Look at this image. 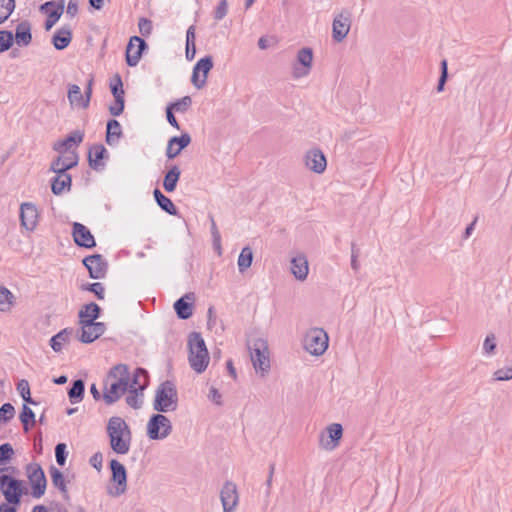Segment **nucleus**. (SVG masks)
<instances>
[{
	"label": "nucleus",
	"instance_id": "nucleus-1",
	"mask_svg": "<svg viewBox=\"0 0 512 512\" xmlns=\"http://www.w3.org/2000/svg\"><path fill=\"white\" fill-rule=\"evenodd\" d=\"M130 374L128 366L117 364L113 366L104 379L102 398L107 405L117 402L129 388Z\"/></svg>",
	"mask_w": 512,
	"mask_h": 512
},
{
	"label": "nucleus",
	"instance_id": "nucleus-2",
	"mask_svg": "<svg viewBox=\"0 0 512 512\" xmlns=\"http://www.w3.org/2000/svg\"><path fill=\"white\" fill-rule=\"evenodd\" d=\"M106 431L111 449L117 454H127L130 450L132 432L125 420L119 416H112L108 420Z\"/></svg>",
	"mask_w": 512,
	"mask_h": 512
},
{
	"label": "nucleus",
	"instance_id": "nucleus-3",
	"mask_svg": "<svg viewBox=\"0 0 512 512\" xmlns=\"http://www.w3.org/2000/svg\"><path fill=\"white\" fill-rule=\"evenodd\" d=\"M189 363L194 371L202 373L209 364V353L204 339L198 332H192L188 339Z\"/></svg>",
	"mask_w": 512,
	"mask_h": 512
},
{
	"label": "nucleus",
	"instance_id": "nucleus-4",
	"mask_svg": "<svg viewBox=\"0 0 512 512\" xmlns=\"http://www.w3.org/2000/svg\"><path fill=\"white\" fill-rule=\"evenodd\" d=\"M178 406V393L175 384L166 380L162 382L156 392L153 409L160 413L175 411Z\"/></svg>",
	"mask_w": 512,
	"mask_h": 512
},
{
	"label": "nucleus",
	"instance_id": "nucleus-5",
	"mask_svg": "<svg viewBox=\"0 0 512 512\" xmlns=\"http://www.w3.org/2000/svg\"><path fill=\"white\" fill-rule=\"evenodd\" d=\"M251 361L256 371H260L265 375L270 370V359L268 351V343L262 338H257L249 345Z\"/></svg>",
	"mask_w": 512,
	"mask_h": 512
},
{
	"label": "nucleus",
	"instance_id": "nucleus-6",
	"mask_svg": "<svg viewBox=\"0 0 512 512\" xmlns=\"http://www.w3.org/2000/svg\"><path fill=\"white\" fill-rule=\"evenodd\" d=\"M303 346L311 355L320 356L328 348V335L322 328H312L305 334Z\"/></svg>",
	"mask_w": 512,
	"mask_h": 512
},
{
	"label": "nucleus",
	"instance_id": "nucleus-7",
	"mask_svg": "<svg viewBox=\"0 0 512 512\" xmlns=\"http://www.w3.org/2000/svg\"><path fill=\"white\" fill-rule=\"evenodd\" d=\"M172 432L171 421L160 412L153 414L147 423V436L151 440L167 438Z\"/></svg>",
	"mask_w": 512,
	"mask_h": 512
},
{
	"label": "nucleus",
	"instance_id": "nucleus-8",
	"mask_svg": "<svg viewBox=\"0 0 512 512\" xmlns=\"http://www.w3.org/2000/svg\"><path fill=\"white\" fill-rule=\"evenodd\" d=\"M27 477L31 485V495L40 498L44 495L47 480L42 467L38 463H30L26 468Z\"/></svg>",
	"mask_w": 512,
	"mask_h": 512
},
{
	"label": "nucleus",
	"instance_id": "nucleus-9",
	"mask_svg": "<svg viewBox=\"0 0 512 512\" xmlns=\"http://www.w3.org/2000/svg\"><path fill=\"white\" fill-rule=\"evenodd\" d=\"M351 27V12L342 9L332 23V37L336 42H341L347 36Z\"/></svg>",
	"mask_w": 512,
	"mask_h": 512
},
{
	"label": "nucleus",
	"instance_id": "nucleus-10",
	"mask_svg": "<svg viewBox=\"0 0 512 512\" xmlns=\"http://www.w3.org/2000/svg\"><path fill=\"white\" fill-rule=\"evenodd\" d=\"M313 51L304 47L297 52V62L293 64V77L299 79L307 76L312 68Z\"/></svg>",
	"mask_w": 512,
	"mask_h": 512
},
{
	"label": "nucleus",
	"instance_id": "nucleus-11",
	"mask_svg": "<svg viewBox=\"0 0 512 512\" xmlns=\"http://www.w3.org/2000/svg\"><path fill=\"white\" fill-rule=\"evenodd\" d=\"M212 68L213 59L211 56H205L197 61L191 77V82L197 89H201L206 85L208 73Z\"/></svg>",
	"mask_w": 512,
	"mask_h": 512
},
{
	"label": "nucleus",
	"instance_id": "nucleus-12",
	"mask_svg": "<svg viewBox=\"0 0 512 512\" xmlns=\"http://www.w3.org/2000/svg\"><path fill=\"white\" fill-rule=\"evenodd\" d=\"M82 263L87 268L92 279H102L105 277L108 264L101 254L87 256L82 260Z\"/></svg>",
	"mask_w": 512,
	"mask_h": 512
},
{
	"label": "nucleus",
	"instance_id": "nucleus-13",
	"mask_svg": "<svg viewBox=\"0 0 512 512\" xmlns=\"http://www.w3.org/2000/svg\"><path fill=\"white\" fill-rule=\"evenodd\" d=\"M110 469L112 472V481L117 485L115 487V491L111 492L113 496L122 495L127 488V472L123 464H121L118 460L112 459L110 461Z\"/></svg>",
	"mask_w": 512,
	"mask_h": 512
},
{
	"label": "nucleus",
	"instance_id": "nucleus-14",
	"mask_svg": "<svg viewBox=\"0 0 512 512\" xmlns=\"http://www.w3.org/2000/svg\"><path fill=\"white\" fill-rule=\"evenodd\" d=\"M220 499L223 506V512H234L239 502V495L236 485L227 481L224 483L221 492Z\"/></svg>",
	"mask_w": 512,
	"mask_h": 512
},
{
	"label": "nucleus",
	"instance_id": "nucleus-15",
	"mask_svg": "<svg viewBox=\"0 0 512 512\" xmlns=\"http://www.w3.org/2000/svg\"><path fill=\"white\" fill-rule=\"evenodd\" d=\"M306 167L316 174H322L327 167V160L319 148L308 150L304 156Z\"/></svg>",
	"mask_w": 512,
	"mask_h": 512
},
{
	"label": "nucleus",
	"instance_id": "nucleus-16",
	"mask_svg": "<svg viewBox=\"0 0 512 512\" xmlns=\"http://www.w3.org/2000/svg\"><path fill=\"white\" fill-rule=\"evenodd\" d=\"M147 48L146 42L138 37L132 36L126 48V63L130 67L136 66L142 56L144 49Z\"/></svg>",
	"mask_w": 512,
	"mask_h": 512
},
{
	"label": "nucleus",
	"instance_id": "nucleus-17",
	"mask_svg": "<svg viewBox=\"0 0 512 512\" xmlns=\"http://www.w3.org/2000/svg\"><path fill=\"white\" fill-rule=\"evenodd\" d=\"M39 218V212L35 204L24 202L20 206L21 226L27 231H34Z\"/></svg>",
	"mask_w": 512,
	"mask_h": 512
},
{
	"label": "nucleus",
	"instance_id": "nucleus-18",
	"mask_svg": "<svg viewBox=\"0 0 512 512\" xmlns=\"http://www.w3.org/2000/svg\"><path fill=\"white\" fill-rule=\"evenodd\" d=\"M81 335L79 340L82 343H92L105 332V324L103 322L80 321Z\"/></svg>",
	"mask_w": 512,
	"mask_h": 512
},
{
	"label": "nucleus",
	"instance_id": "nucleus-19",
	"mask_svg": "<svg viewBox=\"0 0 512 512\" xmlns=\"http://www.w3.org/2000/svg\"><path fill=\"white\" fill-rule=\"evenodd\" d=\"M328 435L324 433L320 436V446L327 451L334 450L338 445L343 435V428L339 423H333L327 427Z\"/></svg>",
	"mask_w": 512,
	"mask_h": 512
},
{
	"label": "nucleus",
	"instance_id": "nucleus-20",
	"mask_svg": "<svg viewBox=\"0 0 512 512\" xmlns=\"http://www.w3.org/2000/svg\"><path fill=\"white\" fill-rule=\"evenodd\" d=\"M3 481L2 484L6 488H3L2 491L7 502L14 505L19 504L22 495L21 481L9 475H3Z\"/></svg>",
	"mask_w": 512,
	"mask_h": 512
},
{
	"label": "nucleus",
	"instance_id": "nucleus-21",
	"mask_svg": "<svg viewBox=\"0 0 512 512\" xmlns=\"http://www.w3.org/2000/svg\"><path fill=\"white\" fill-rule=\"evenodd\" d=\"M40 11L47 14L45 29L49 31L63 14L64 1L61 0L58 4L54 1L45 2L40 6Z\"/></svg>",
	"mask_w": 512,
	"mask_h": 512
},
{
	"label": "nucleus",
	"instance_id": "nucleus-22",
	"mask_svg": "<svg viewBox=\"0 0 512 512\" xmlns=\"http://www.w3.org/2000/svg\"><path fill=\"white\" fill-rule=\"evenodd\" d=\"M72 235L74 242L79 247L90 249L96 246L94 236L91 234L90 230L81 223H73Z\"/></svg>",
	"mask_w": 512,
	"mask_h": 512
},
{
	"label": "nucleus",
	"instance_id": "nucleus-23",
	"mask_svg": "<svg viewBox=\"0 0 512 512\" xmlns=\"http://www.w3.org/2000/svg\"><path fill=\"white\" fill-rule=\"evenodd\" d=\"M79 157L76 151H70L66 155L58 156L54 161H52L50 170L52 172H64L67 173V170L72 169L78 164Z\"/></svg>",
	"mask_w": 512,
	"mask_h": 512
},
{
	"label": "nucleus",
	"instance_id": "nucleus-24",
	"mask_svg": "<svg viewBox=\"0 0 512 512\" xmlns=\"http://www.w3.org/2000/svg\"><path fill=\"white\" fill-rule=\"evenodd\" d=\"M191 143V136L188 133H183L181 136H174L170 138L166 147V156L168 159L177 157L180 152Z\"/></svg>",
	"mask_w": 512,
	"mask_h": 512
},
{
	"label": "nucleus",
	"instance_id": "nucleus-25",
	"mask_svg": "<svg viewBox=\"0 0 512 512\" xmlns=\"http://www.w3.org/2000/svg\"><path fill=\"white\" fill-rule=\"evenodd\" d=\"M84 139V132L75 130L71 132L65 139L59 140L53 144V149L59 153H69L72 146H78Z\"/></svg>",
	"mask_w": 512,
	"mask_h": 512
},
{
	"label": "nucleus",
	"instance_id": "nucleus-26",
	"mask_svg": "<svg viewBox=\"0 0 512 512\" xmlns=\"http://www.w3.org/2000/svg\"><path fill=\"white\" fill-rule=\"evenodd\" d=\"M291 272L299 281H304L309 272L307 257L304 254H298L291 260Z\"/></svg>",
	"mask_w": 512,
	"mask_h": 512
},
{
	"label": "nucleus",
	"instance_id": "nucleus-27",
	"mask_svg": "<svg viewBox=\"0 0 512 512\" xmlns=\"http://www.w3.org/2000/svg\"><path fill=\"white\" fill-rule=\"evenodd\" d=\"M56 176L51 180V190L55 195H61L64 190L69 191L71 188V175L64 172H55Z\"/></svg>",
	"mask_w": 512,
	"mask_h": 512
},
{
	"label": "nucleus",
	"instance_id": "nucleus-28",
	"mask_svg": "<svg viewBox=\"0 0 512 512\" xmlns=\"http://www.w3.org/2000/svg\"><path fill=\"white\" fill-rule=\"evenodd\" d=\"M72 41V30L69 26L65 25L59 28L52 37V44L57 50H63Z\"/></svg>",
	"mask_w": 512,
	"mask_h": 512
},
{
	"label": "nucleus",
	"instance_id": "nucleus-29",
	"mask_svg": "<svg viewBox=\"0 0 512 512\" xmlns=\"http://www.w3.org/2000/svg\"><path fill=\"white\" fill-rule=\"evenodd\" d=\"M15 40L19 46H27L31 43V25L28 21H22L17 25L15 31Z\"/></svg>",
	"mask_w": 512,
	"mask_h": 512
},
{
	"label": "nucleus",
	"instance_id": "nucleus-30",
	"mask_svg": "<svg viewBox=\"0 0 512 512\" xmlns=\"http://www.w3.org/2000/svg\"><path fill=\"white\" fill-rule=\"evenodd\" d=\"M101 313V308L98 304L91 302L85 304L79 311V322L80 321H90L95 322L97 318H99Z\"/></svg>",
	"mask_w": 512,
	"mask_h": 512
},
{
	"label": "nucleus",
	"instance_id": "nucleus-31",
	"mask_svg": "<svg viewBox=\"0 0 512 512\" xmlns=\"http://www.w3.org/2000/svg\"><path fill=\"white\" fill-rule=\"evenodd\" d=\"M122 136L120 123L115 119H110L106 127V142L108 145H115Z\"/></svg>",
	"mask_w": 512,
	"mask_h": 512
},
{
	"label": "nucleus",
	"instance_id": "nucleus-32",
	"mask_svg": "<svg viewBox=\"0 0 512 512\" xmlns=\"http://www.w3.org/2000/svg\"><path fill=\"white\" fill-rule=\"evenodd\" d=\"M106 152L107 150L102 144H97L90 148L88 160L92 169H98V167L103 166L102 160Z\"/></svg>",
	"mask_w": 512,
	"mask_h": 512
},
{
	"label": "nucleus",
	"instance_id": "nucleus-33",
	"mask_svg": "<svg viewBox=\"0 0 512 512\" xmlns=\"http://www.w3.org/2000/svg\"><path fill=\"white\" fill-rule=\"evenodd\" d=\"M153 196L158 206L169 215H177V209L171 199L166 197L159 189L153 191Z\"/></svg>",
	"mask_w": 512,
	"mask_h": 512
},
{
	"label": "nucleus",
	"instance_id": "nucleus-34",
	"mask_svg": "<svg viewBox=\"0 0 512 512\" xmlns=\"http://www.w3.org/2000/svg\"><path fill=\"white\" fill-rule=\"evenodd\" d=\"M181 171L178 166L174 165L165 174L163 180V187L167 192H173L176 189L177 182L180 178Z\"/></svg>",
	"mask_w": 512,
	"mask_h": 512
},
{
	"label": "nucleus",
	"instance_id": "nucleus-35",
	"mask_svg": "<svg viewBox=\"0 0 512 512\" xmlns=\"http://www.w3.org/2000/svg\"><path fill=\"white\" fill-rule=\"evenodd\" d=\"M49 472L53 485L61 491L64 499H68V491L63 473L53 465L50 466Z\"/></svg>",
	"mask_w": 512,
	"mask_h": 512
},
{
	"label": "nucleus",
	"instance_id": "nucleus-36",
	"mask_svg": "<svg viewBox=\"0 0 512 512\" xmlns=\"http://www.w3.org/2000/svg\"><path fill=\"white\" fill-rule=\"evenodd\" d=\"M85 383L82 379L73 381L71 388L68 390V396L72 404L79 403L84 398Z\"/></svg>",
	"mask_w": 512,
	"mask_h": 512
},
{
	"label": "nucleus",
	"instance_id": "nucleus-37",
	"mask_svg": "<svg viewBox=\"0 0 512 512\" xmlns=\"http://www.w3.org/2000/svg\"><path fill=\"white\" fill-rule=\"evenodd\" d=\"M71 331L67 328L61 330L50 339V346L55 352H60L64 344L69 342Z\"/></svg>",
	"mask_w": 512,
	"mask_h": 512
},
{
	"label": "nucleus",
	"instance_id": "nucleus-38",
	"mask_svg": "<svg viewBox=\"0 0 512 512\" xmlns=\"http://www.w3.org/2000/svg\"><path fill=\"white\" fill-rule=\"evenodd\" d=\"M174 309L179 319L186 320L192 315V304L187 302L184 297L174 303Z\"/></svg>",
	"mask_w": 512,
	"mask_h": 512
},
{
	"label": "nucleus",
	"instance_id": "nucleus-39",
	"mask_svg": "<svg viewBox=\"0 0 512 512\" xmlns=\"http://www.w3.org/2000/svg\"><path fill=\"white\" fill-rule=\"evenodd\" d=\"M253 251L249 246H246L240 252L238 257V269L241 273L245 272L252 264Z\"/></svg>",
	"mask_w": 512,
	"mask_h": 512
},
{
	"label": "nucleus",
	"instance_id": "nucleus-40",
	"mask_svg": "<svg viewBox=\"0 0 512 512\" xmlns=\"http://www.w3.org/2000/svg\"><path fill=\"white\" fill-rule=\"evenodd\" d=\"M19 419L23 425V429L25 432H27L29 430L30 426H34V424L36 422L34 412L26 404H24L22 407V411L19 415Z\"/></svg>",
	"mask_w": 512,
	"mask_h": 512
},
{
	"label": "nucleus",
	"instance_id": "nucleus-41",
	"mask_svg": "<svg viewBox=\"0 0 512 512\" xmlns=\"http://www.w3.org/2000/svg\"><path fill=\"white\" fill-rule=\"evenodd\" d=\"M148 374L143 368H137L134 373L132 382L129 385H134L138 391H143L147 385Z\"/></svg>",
	"mask_w": 512,
	"mask_h": 512
},
{
	"label": "nucleus",
	"instance_id": "nucleus-42",
	"mask_svg": "<svg viewBox=\"0 0 512 512\" xmlns=\"http://www.w3.org/2000/svg\"><path fill=\"white\" fill-rule=\"evenodd\" d=\"M15 9V0H0V24L4 23Z\"/></svg>",
	"mask_w": 512,
	"mask_h": 512
},
{
	"label": "nucleus",
	"instance_id": "nucleus-43",
	"mask_svg": "<svg viewBox=\"0 0 512 512\" xmlns=\"http://www.w3.org/2000/svg\"><path fill=\"white\" fill-rule=\"evenodd\" d=\"M68 100L73 106L81 107V102L84 100V96L81 93L80 87L76 84H72L68 89Z\"/></svg>",
	"mask_w": 512,
	"mask_h": 512
},
{
	"label": "nucleus",
	"instance_id": "nucleus-44",
	"mask_svg": "<svg viewBox=\"0 0 512 512\" xmlns=\"http://www.w3.org/2000/svg\"><path fill=\"white\" fill-rule=\"evenodd\" d=\"M127 391H129V394L126 396V403L134 409H139L142 405V400L140 399L138 388L130 385Z\"/></svg>",
	"mask_w": 512,
	"mask_h": 512
},
{
	"label": "nucleus",
	"instance_id": "nucleus-45",
	"mask_svg": "<svg viewBox=\"0 0 512 512\" xmlns=\"http://www.w3.org/2000/svg\"><path fill=\"white\" fill-rule=\"evenodd\" d=\"M17 390L26 403L36 405V402L31 397L30 386H29V382L27 380H25V379L20 380L17 384Z\"/></svg>",
	"mask_w": 512,
	"mask_h": 512
},
{
	"label": "nucleus",
	"instance_id": "nucleus-46",
	"mask_svg": "<svg viewBox=\"0 0 512 512\" xmlns=\"http://www.w3.org/2000/svg\"><path fill=\"white\" fill-rule=\"evenodd\" d=\"M192 105V99L190 96H184L181 99L168 104V107H171L173 111L179 113H185Z\"/></svg>",
	"mask_w": 512,
	"mask_h": 512
},
{
	"label": "nucleus",
	"instance_id": "nucleus-47",
	"mask_svg": "<svg viewBox=\"0 0 512 512\" xmlns=\"http://www.w3.org/2000/svg\"><path fill=\"white\" fill-rule=\"evenodd\" d=\"M14 42V35L11 31L1 30L0 31V53L9 50Z\"/></svg>",
	"mask_w": 512,
	"mask_h": 512
},
{
	"label": "nucleus",
	"instance_id": "nucleus-48",
	"mask_svg": "<svg viewBox=\"0 0 512 512\" xmlns=\"http://www.w3.org/2000/svg\"><path fill=\"white\" fill-rule=\"evenodd\" d=\"M13 294L5 287H0V311H8L11 307Z\"/></svg>",
	"mask_w": 512,
	"mask_h": 512
},
{
	"label": "nucleus",
	"instance_id": "nucleus-49",
	"mask_svg": "<svg viewBox=\"0 0 512 512\" xmlns=\"http://www.w3.org/2000/svg\"><path fill=\"white\" fill-rule=\"evenodd\" d=\"M110 89L114 98H116L117 96L124 97L123 83L119 74H116L114 76L113 80L110 83Z\"/></svg>",
	"mask_w": 512,
	"mask_h": 512
},
{
	"label": "nucleus",
	"instance_id": "nucleus-50",
	"mask_svg": "<svg viewBox=\"0 0 512 512\" xmlns=\"http://www.w3.org/2000/svg\"><path fill=\"white\" fill-rule=\"evenodd\" d=\"M13 455L14 450L10 443H4L0 445V465H3L11 460Z\"/></svg>",
	"mask_w": 512,
	"mask_h": 512
},
{
	"label": "nucleus",
	"instance_id": "nucleus-51",
	"mask_svg": "<svg viewBox=\"0 0 512 512\" xmlns=\"http://www.w3.org/2000/svg\"><path fill=\"white\" fill-rule=\"evenodd\" d=\"M15 414L14 406L11 403H5L0 408V422L10 421Z\"/></svg>",
	"mask_w": 512,
	"mask_h": 512
},
{
	"label": "nucleus",
	"instance_id": "nucleus-52",
	"mask_svg": "<svg viewBox=\"0 0 512 512\" xmlns=\"http://www.w3.org/2000/svg\"><path fill=\"white\" fill-rule=\"evenodd\" d=\"M440 67H441V75H440V78L438 80V84H437V92H442L444 90V86H445V83L448 79V64H447V60L443 59L441 61V64H440Z\"/></svg>",
	"mask_w": 512,
	"mask_h": 512
},
{
	"label": "nucleus",
	"instance_id": "nucleus-53",
	"mask_svg": "<svg viewBox=\"0 0 512 512\" xmlns=\"http://www.w3.org/2000/svg\"><path fill=\"white\" fill-rule=\"evenodd\" d=\"M81 289L94 293L100 300L104 299V287L100 282L83 285Z\"/></svg>",
	"mask_w": 512,
	"mask_h": 512
},
{
	"label": "nucleus",
	"instance_id": "nucleus-54",
	"mask_svg": "<svg viewBox=\"0 0 512 512\" xmlns=\"http://www.w3.org/2000/svg\"><path fill=\"white\" fill-rule=\"evenodd\" d=\"M228 13V2L227 0H221L213 12V17L216 21L222 20Z\"/></svg>",
	"mask_w": 512,
	"mask_h": 512
},
{
	"label": "nucleus",
	"instance_id": "nucleus-55",
	"mask_svg": "<svg viewBox=\"0 0 512 512\" xmlns=\"http://www.w3.org/2000/svg\"><path fill=\"white\" fill-rule=\"evenodd\" d=\"M56 462L60 466H64L67 458L66 445L64 443H58L55 447Z\"/></svg>",
	"mask_w": 512,
	"mask_h": 512
},
{
	"label": "nucleus",
	"instance_id": "nucleus-56",
	"mask_svg": "<svg viewBox=\"0 0 512 512\" xmlns=\"http://www.w3.org/2000/svg\"><path fill=\"white\" fill-rule=\"evenodd\" d=\"M138 27L141 35L147 37L152 32V21L142 17L139 19Z\"/></svg>",
	"mask_w": 512,
	"mask_h": 512
},
{
	"label": "nucleus",
	"instance_id": "nucleus-57",
	"mask_svg": "<svg viewBox=\"0 0 512 512\" xmlns=\"http://www.w3.org/2000/svg\"><path fill=\"white\" fill-rule=\"evenodd\" d=\"M115 99V103L110 105L109 112L113 116H119L124 110V97L117 96Z\"/></svg>",
	"mask_w": 512,
	"mask_h": 512
},
{
	"label": "nucleus",
	"instance_id": "nucleus-58",
	"mask_svg": "<svg viewBox=\"0 0 512 512\" xmlns=\"http://www.w3.org/2000/svg\"><path fill=\"white\" fill-rule=\"evenodd\" d=\"M494 379L497 381H507L512 379V366L496 370L494 372Z\"/></svg>",
	"mask_w": 512,
	"mask_h": 512
},
{
	"label": "nucleus",
	"instance_id": "nucleus-59",
	"mask_svg": "<svg viewBox=\"0 0 512 512\" xmlns=\"http://www.w3.org/2000/svg\"><path fill=\"white\" fill-rule=\"evenodd\" d=\"M483 349L487 354H493L496 349V338L494 334H489L486 336Z\"/></svg>",
	"mask_w": 512,
	"mask_h": 512
},
{
	"label": "nucleus",
	"instance_id": "nucleus-60",
	"mask_svg": "<svg viewBox=\"0 0 512 512\" xmlns=\"http://www.w3.org/2000/svg\"><path fill=\"white\" fill-rule=\"evenodd\" d=\"M358 256H359V249L356 248V245L352 243L351 246V267L352 269L357 272L360 268V264L358 262Z\"/></svg>",
	"mask_w": 512,
	"mask_h": 512
},
{
	"label": "nucleus",
	"instance_id": "nucleus-61",
	"mask_svg": "<svg viewBox=\"0 0 512 512\" xmlns=\"http://www.w3.org/2000/svg\"><path fill=\"white\" fill-rule=\"evenodd\" d=\"M208 398L216 405H222V395L217 388H210Z\"/></svg>",
	"mask_w": 512,
	"mask_h": 512
},
{
	"label": "nucleus",
	"instance_id": "nucleus-62",
	"mask_svg": "<svg viewBox=\"0 0 512 512\" xmlns=\"http://www.w3.org/2000/svg\"><path fill=\"white\" fill-rule=\"evenodd\" d=\"M92 83H93V80L90 79L87 84V87L85 89L84 100L81 102V108L85 109L89 106L91 95H92Z\"/></svg>",
	"mask_w": 512,
	"mask_h": 512
},
{
	"label": "nucleus",
	"instance_id": "nucleus-63",
	"mask_svg": "<svg viewBox=\"0 0 512 512\" xmlns=\"http://www.w3.org/2000/svg\"><path fill=\"white\" fill-rule=\"evenodd\" d=\"M166 117H167L168 123L172 127L176 128V129L180 128L179 123L174 115V111L171 109V107H168V106L166 107Z\"/></svg>",
	"mask_w": 512,
	"mask_h": 512
},
{
	"label": "nucleus",
	"instance_id": "nucleus-64",
	"mask_svg": "<svg viewBox=\"0 0 512 512\" xmlns=\"http://www.w3.org/2000/svg\"><path fill=\"white\" fill-rule=\"evenodd\" d=\"M77 13H78V3H77V1L70 0L68 2L67 8H66L67 16H69L70 18H73V17H75L77 15Z\"/></svg>",
	"mask_w": 512,
	"mask_h": 512
}]
</instances>
